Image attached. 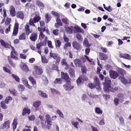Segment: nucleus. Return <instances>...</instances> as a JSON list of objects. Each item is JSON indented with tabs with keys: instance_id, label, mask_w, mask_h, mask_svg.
<instances>
[{
	"instance_id": "nucleus-34",
	"label": "nucleus",
	"mask_w": 131,
	"mask_h": 131,
	"mask_svg": "<svg viewBox=\"0 0 131 131\" xmlns=\"http://www.w3.org/2000/svg\"><path fill=\"white\" fill-rule=\"evenodd\" d=\"M17 120H18L16 118H14L13 120V122L12 123V127H13V130H15V129L17 128V124H18V122H17Z\"/></svg>"
},
{
	"instance_id": "nucleus-57",
	"label": "nucleus",
	"mask_w": 131,
	"mask_h": 131,
	"mask_svg": "<svg viewBox=\"0 0 131 131\" xmlns=\"http://www.w3.org/2000/svg\"><path fill=\"white\" fill-rule=\"evenodd\" d=\"M21 81L25 86L28 84V80L25 78H23L21 79Z\"/></svg>"
},
{
	"instance_id": "nucleus-11",
	"label": "nucleus",
	"mask_w": 131,
	"mask_h": 131,
	"mask_svg": "<svg viewBox=\"0 0 131 131\" xmlns=\"http://www.w3.org/2000/svg\"><path fill=\"white\" fill-rule=\"evenodd\" d=\"M109 73L111 78H113V79H116V78L119 76V74H118L117 72L113 70L110 71Z\"/></svg>"
},
{
	"instance_id": "nucleus-64",
	"label": "nucleus",
	"mask_w": 131,
	"mask_h": 131,
	"mask_svg": "<svg viewBox=\"0 0 131 131\" xmlns=\"http://www.w3.org/2000/svg\"><path fill=\"white\" fill-rule=\"evenodd\" d=\"M124 59H126L127 60H131L130 55L128 54H125V56H124Z\"/></svg>"
},
{
	"instance_id": "nucleus-43",
	"label": "nucleus",
	"mask_w": 131,
	"mask_h": 131,
	"mask_svg": "<svg viewBox=\"0 0 131 131\" xmlns=\"http://www.w3.org/2000/svg\"><path fill=\"white\" fill-rule=\"evenodd\" d=\"M62 22L66 25L69 24V19L67 17H64L61 19Z\"/></svg>"
},
{
	"instance_id": "nucleus-51",
	"label": "nucleus",
	"mask_w": 131,
	"mask_h": 131,
	"mask_svg": "<svg viewBox=\"0 0 131 131\" xmlns=\"http://www.w3.org/2000/svg\"><path fill=\"white\" fill-rule=\"evenodd\" d=\"M103 6L104 9H105V10H106V11H107V12H112V8H111V6H110L108 7H106V5L105 4H103Z\"/></svg>"
},
{
	"instance_id": "nucleus-19",
	"label": "nucleus",
	"mask_w": 131,
	"mask_h": 131,
	"mask_svg": "<svg viewBox=\"0 0 131 131\" xmlns=\"http://www.w3.org/2000/svg\"><path fill=\"white\" fill-rule=\"evenodd\" d=\"M65 29L67 33L69 34H72V33H73V31H74V30H73V29H74V28L72 26L70 27L66 26H65Z\"/></svg>"
},
{
	"instance_id": "nucleus-20",
	"label": "nucleus",
	"mask_w": 131,
	"mask_h": 131,
	"mask_svg": "<svg viewBox=\"0 0 131 131\" xmlns=\"http://www.w3.org/2000/svg\"><path fill=\"white\" fill-rule=\"evenodd\" d=\"M99 60L106 61L108 59V55L104 53L99 52Z\"/></svg>"
},
{
	"instance_id": "nucleus-54",
	"label": "nucleus",
	"mask_w": 131,
	"mask_h": 131,
	"mask_svg": "<svg viewBox=\"0 0 131 131\" xmlns=\"http://www.w3.org/2000/svg\"><path fill=\"white\" fill-rule=\"evenodd\" d=\"M118 72L121 75H124V74H126V71L124 70L123 69H119L118 70Z\"/></svg>"
},
{
	"instance_id": "nucleus-24",
	"label": "nucleus",
	"mask_w": 131,
	"mask_h": 131,
	"mask_svg": "<svg viewBox=\"0 0 131 131\" xmlns=\"http://www.w3.org/2000/svg\"><path fill=\"white\" fill-rule=\"evenodd\" d=\"M36 50H37L36 52H38L39 55H41V47H42V43L41 42L38 43L36 44Z\"/></svg>"
},
{
	"instance_id": "nucleus-17",
	"label": "nucleus",
	"mask_w": 131,
	"mask_h": 131,
	"mask_svg": "<svg viewBox=\"0 0 131 131\" xmlns=\"http://www.w3.org/2000/svg\"><path fill=\"white\" fill-rule=\"evenodd\" d=\"M37 33L33 32L30 36V39L31 41H36L37 40Z\"/></svg>"
},
{
	"instance_id": "nucleus-56",
	"label": "nucleus",
	"mask_w": 131,
	"mask_h": 131,
	"mask_svg": "<svg viewBox=\"0 0 131 131\" xmlns=\"http://www.w3.org/2000/svg\"><path fill=\"white\" fill-rule=\"evenodd\" d=\"M56 113L58 114L59 116V117H61V118H64V114L61 112L60 110H57L56 111Z\"/></svg>"
},
{
	"instance_id": "nucleus-6",
	"label": "nucleus",
	"mask_w": 131,
	"mask_h": 131,
	"mask_svg": "<svg viewBox=\"0 0 131 131\" xmlns=\"http://www.w3.org/2000/svg\"><path fill=\"white\" fill-rule=\"evenodd\" d=\"M61 79H64L66 82H71V79L67 73L61 72L60 73Z\"/></svg>"
},
{
	"instance_id": "nucleus-40",
	"label": "nucleus",
	"mask_w": 131,
	"mask_h": 131,
	"mask_svg": "<svg viewBox=\"0 0 131 131\" xmlns=\"http://www.w3.org/2000/svg\"><path fill=\"white\" fill-rule=\"evenodd\" d=\"M54 84H61L62 83V79L61 78H57L54 81Z\"/></svg>"
},
{
	"instance_id": "nucleus-7",
	"label": "nucleus",
	"mask_w": 131,
	"mask_h": 131,
	"mask_svg": "<svg viewBox=\"0 0 131 131\" xmlns=\"http://www.w3.org/2000/svg\"><path fill=\"white\" fill-rule=\"evenodd\" d=\"M93 79V83L95 85L96 90H100V89H101V82H100V79H99V78L97 76H95Z\"/></svg>"
},
{
	"instance_id": "nucleus-3",
	"label": "nucleus",
	"mask_w": 131,
	"mask_h": 131,
	"mask_svg": "<svg viewBox=\"0 0 131 131\" xmlns=\"http://www.w3.org/2000/svg\"><path fill=\"white\" fill-rule=\"evenodd\" d=\"M41 19L39 14H36L33 18H31L29 20V24L30 26H33V27H35V24L34 23H37V22H39Z\"/></svg>"
},
{
	"instance_id": "nucleus-16",
	"label": "nucleus",
	"mask_w": 131,
	"mask_h": 131,
	"mask_svg": "<svg viewBox=\"0 0 131 131\" xmlns=\"http://www.w3.org/2000/svg\"><path fill=\"white\" fill-rule=\"evenodd\" d=\"M74 33H84V31L81 28L79 27L78 26H75L74 27Z\"/></svg>"
},
{
	"instance_id": "nucleus-32",
	"label": "nucleus",
	"mask_w": 131,
	"mask_h": 131,
	"mask_svg": "<svg viewBox=\"0 0 131 131\" xmlns=\"http://www.w3.org/2000/svg\"><path fill=\"white\" fill-rule=\"evenodd\" d=\"M41 105V101L37 100L33 103V106L35 108H38Z\"/></svg>"
},
{
	"instance_id": "nucleus-41",
	"label": "nucleus",
	"mask_w": 131,
	"mask_h": 131,
	"mask_svg": "<svg viewBox=\"0 0 131 131\" xmlns=\"http://www.w3.org/2000/svg\"><path fill=\"white\" fill-rule=\"evenodd\" d=\"M50 91H51L52 94H53V95H60V92L58 91L55 89L51 88L50 89Z\"/></svg>"
},
{
	"instance_id": "nucleus-55",
	"label": "nucleus",
	"mask_w": 131,
	"mask_h": 131,
	"mask_svg": "<svg viewBox=\"0 0 131 131\" xmlns=\"http://www.w3.org/2000/svg\"><path fill=\"white\" fill-rule=\"evenodd\" d=\"M18 89L20 92H24L25 91V86L23 85L19 84L18 85Z\"/></svg>"
},
{
	"instance_id": "nucleus-27",
	"label": "nucleus",
	"mask_w": 131,
	"mask_h": 131,
	"mask_svg": "<svg viewBox=\"0 0 131 131\" xmlns=\"http://www.w3.org/2000/svg\"><path fill=\"white\" fill-rule=\"evenodd\" d=\"M7 67H9V68H11V66H10V65L9 64H7L6 65V67H3V71L7 73H9V74H12V71H11V70L8 69Z\"/></svg>"
},
{
	"instance_id": "nucleus-47",
	"label": "nucleus",
	"mask_w": 131,
	"mask_h": 131,
	"mask_svg": "<svg viewBox=\"0 0 131 131\" xmlns=\"http://www.w3.org/2000/svg\"><path fill=\"white\" fill-rule=\"evenodd\" d=\"M11 76L14 78V79H15V81H16L17 82H20V78H19V77H18V76L12 74L11 75Z\"/></svg>"
},
{
	"instance_id": "nucleus-58",
	"label": "nucleus",
	"mask_w": 131,
	"mask_h": 131,
	"mask_svg": "<svg viewBox=\"0 0 131 131\" xmlns=\"http://www.w3.org/2000/svg\"><path fill=\"white\" fill-rule=\"evenodd\" d=\"M72 125H73L74 126L75 128L77 129V128H78V125H79V123H78V122H77H77L72 121Z\"/></svg>"
},
{
	"instance_id": "nucleus-18",
	"label": "nucleus",
	"mask_w": 131,
	"mask_h": 131,
	"mask_svg": "<svg viewBox=\"0 0 131 131\" xmlns=\"http://www.w3.org/2000/svg\"><path fill=\"white\" fill-rule=\"evenodd\" d=\"M9 12L11 17H15V16H16V14L17 13L16 12V9L13 6H10Z\"/></svg>"
},
{
	"instance_id": "nucleus-8",
	"label": "nucleus",
	"mask_w": 131,
	"mask_h": 131,
	"mask_svg": "<svg viewBox=\"0 0 131 131\" xmlns=\"http://www.w3.org/2000/svg\"><path fill=\"white\" fill-rule=\"evenodd\" d=\"M63 88L64 90L67 92H70L71 90H73V89H74V86L71 85V82H66V84H63Z\"/></svg>"
},
{
	"instance_id": "nucleus-15",
	"label": "nucleus",
	"mask_w": 131,
	"mask_h": 131,
	"mask_svg": "<svg viewBox=\"0 0 131 131\" xmlns=\"http://www.w3.org/2000/svg\"><path fill=\"white\" fill-rule=\"evenodd\" d=\"M74 63L76 66V67H82V66H83V63H82V61H81V60L79 58H76L74 60Z\"/></svg>"
},
{
	"instance_id": "nucleus-44",
	"label": "nucleus",
	"mask_w": 131,
	"mask_h": 131,
	"mask_svg": "<svg viewBox=\"0 0 131 131\" xmlns=\"http://www.w3.org/2000/svg\"><path fill=\"white\" fill-rule=\"evenodd\" d=\"M81 67V72L83 74H86V71H88V69H86V67L85 66H82Z\"/></svg>"
},
{
	"instance_id": "nucleus-60",
	"label": "nucleus",
	"mask_w": 131,
	"mask_h": 131,
	"mask_svg": "<svg viewBox=\"0 0 131 131\" xmlns=\"http://www.w3.org/2000/svg\"><path fill=\"white\" fill-rule=\"evenodd\" d=\"M114 103L115 106H118V104H119V99L117 97L115 98L114 99Z\"/></svg>"
},
{
	"instance_id": "nucleus-48",
	"label": "nucleus",
	"mask_w": 131,
	"mask_h": 131,
	"mask_svg": "<svg viewBox=\"0 0 131 131\" xmlns=\"http://www.w3.org/2000/svg\"><path fill=\"white\" fill-rule=\"evenodd\" d=\"M47 125H46V128L47 129H50L51 128V126H52V121H46Z\"/></svg>"
},
{
	"instance_id": "nucleus-30",
	"label": "nucleus",
	"mask_w": 131,
	"mask_h": 131,
	"mask_svg": "<svg viewBox=\"0 0 131 131\" xmlns=\"http://www.w3.org/2000/svg\"><path fill=\"white\" fill-rule=\"evenodd\" d=\"M38 95L41 98H48V96L46 93H44L43 91H41V90L38 91Z\"/></svg>"
},
{
	"instance_id": "nucleus-61",
	"label": "nucleus",
	"mask_w": 131,
	"mask_h": 131,
	"mask_svg": "<svg viewBox=\"0 0 131 131\" xmlns=\"http://www.w3.org/2000/svg\"><path fill=\"white\" fill-rule=\"evenodd\" d=\"M88 86L89 88H90V89H91V90H93L94 89H96V85H95V84L93 83H88Z\"/></svg>"
},
{
	"instance_id": "nucleus-63",
	"label": "nucleus",
	"mask_w": 131,
	"mask_h": 131,
	"mask_svg": "<svg viewBox=\"0 0 131 131\" xmlns=\"http://www.w3.org/2000/svg\"><path fill=\"white\" fill-rule=\"evenodd\" d=\"M48 46L50 49H53L54 46H53V43H52V41L51 40H48Z\"/></svg>"
},
{
	"instance_id": "nucleus-23",
	"label": "nucleus",
	"mask_w": 131,
	"mask_h": 131,
	"mask_svg": "<svg viewBox=\"0 0 131 131\" xmlns=\"http://www.w3.org/2000/svg\"><path fill=\"white\" fill-rule=\"evenodd\" d=\"M20 68L24 70L25 72H28V71H29L28 66H27V64L24 63H21L20 64Z\"/></svg>"
},
{
	"instance_id": "nucleus-42",
	"label": "nucleus",
	"mask_w": 131,
	"mask_h": 131,
	"mask_svg": "<svg viewBox=\"0 0 131 131\" xmlns=\"http://www.w3.org/2000/svg\"><path fill=\"white\" fill-rule=\"evenodd\" d=\"M61 63V65L67 67L65 68V69L67 70V69H68V64H67V62H66V60L65 59H62Z\"/></svg>"
},
{
	"instance_id": "nucleus-21",
	"label": "nucleus",
	"mask_w": 131,
	"mask_h": 131,
	"mask_svg": "<svg viewBox=\"0 0 131 131\" xmlns=\"http://www.w3.org/2000/svg\"><path fill=\"white\" fill-rule=\"evenodd\" d=\"M36 5L41 10H43L45 8V4H43L42 2L40 1V0H36Z\"/></svg>"
},
{
	"instance_id": "nucleus-2",
	"label": "nucleus",
	"mask_w": 131,
	"mask_h": 131,
	"mask_svg": "<svg viewBox=\"0 0 131 131\" xmlns=\"http://www.w3.org/2000/svg\"><path fill=\"white\" fill-rule=\"evenodd\" d=\"M19 54H18V53L17 52L15 51V50H13L11 52V57L8 56V63L9 65L11 66V67H13V68H15L16 67V63L13 61V59L15 60V61H17L18 60V57Z\"/></svg>"
},
{
	"instance_id": "nucleus-26",
	"label": "nucleus",
	"mask_w": 131,
	"mask_h": 131,
	"mask_svg": "<svg viewBox=\"0 0 131 131\" xmlns=\"http://www.w3.org/2000/svg\"><path fill=\"white\" fill-rule=\"evenodd\" d=\"M55 48L57 50H59L61 48V46L62 45V42L59 39H55L54 40Z\"/></svg>"
},
{
	"instance_id": "nucleus-50",
	"label": "nucleus",
	"mask_w": 131,
	"mask_h": 131,
	"mask_svg": "<svg viewBox=\"0 0 131 131\" xmlns=\"http://www.w3.org/2000/svg\"><path fill=\"white\" fill-rule=\"evenodd\" d=\"M70 48L71 47V42H66V43H64L63 45V49L64 50H67V48Z\"/></svg>"
},
{
	"instance_id": "nucleus-5",
	"label": "nucleus",
	"mask_w": 131,
	"mask_h": 131,
	"mask_svg": "<svg viewBox=\"0 0 131 131\" xmlns=\"http://www.w3.org/2000/svg\"><path fill=\"white\" fill-rule=\"evenodd\" d=\"M50 56L56 60V61H55L56 65H59V63L61 61V57L60 56H59L58 54L53 53L52 52H50Z\"/></svg>"
},
{
	"instance_id": "nucleus-14",
	"label": "nucleus",
	"mask_w": 131,
	"mask_h": 131,
	"mask_svg": "<svg viewBox=\"0 0 131 131\" xmlns=\"http://www.w3.org/2000/svg\"><path fill=\"white\" fill-rule=\"evenodd\" d=\"M72 46L74 50H76L77 51H80L81 50V45L76 41L73 42Z\"/></svg>"
},
{
	"instance_id": "nucleus-36",
	"label": "nucleus",
	"mask_w": 131,
	"mask_h": 131,
	"mask_svg": "<svg viewBox=\"0 0 131 131\" xmlns=\"http://www.w3.org/2000/svg\"><path fill=\"white\" fill-rule=\"evenodd\" d=\"M19 40H25L26 39V34L25 33H21L18 37Z\"/></svg>"
},
{
	"instance_id": "nucleus-22",
	"label": "nucleus",
	"mask_w": 131,
	"mask_h": 131,
	"mask_svg": "<svg viewBox=\"0 0 131 131\" xmlns=\"http://www.w3.org/2000/svg\"><path fill=\"white\" fill-rule=\"evenodd\" d=\"M69 73L71 78H74L75 77V70H74V68H70L69 69Z\"/></svg>"
},
{
	"instance_id": "nucleus-13",
	"label": "nucleus",
	"mask_w": 131,
	"mask_h": 131,
	"mask_svg": "<svg viewBox=\"0 0 131 131\" xmlns=\"http://www.w3.org/2000/svg\"><path fill=\"white\" fill-rule=\"evenodd\" d=\"M31 113V110L28 107H24L22 111V116H25V115H30Z\"/></svg>"
},
{
	"instance_id": "nucleus-29",
	"label": "nucleus",
	"mask_w": 131,
	"mask_h": 131,
	"mask_svg": "<svg viewBox=\"0 0 131 131\" xmlns=\"http://www.w3.org/2000/svg\"><path fill=\"white\" fill-rule=\"evenodd\" d=\"M29 80L33 86L35 85L36 86V80L32 76L29 77Z\"/></svg>"
},
{
	"instance_id": "nucleus-59",
	"label": "nucleus",
	"mask_w": 131,
	"mask_h": 131,
	"mask_svg": "<svg viewBox=\"0 0 131 131\" xmlns=\"http://www.w3.org/2000/svg\"><path fill=\"white\" fill-rule=\"evenodd\" d=\"M9 92L13 96H17V91L15 89L9 90Z\"/></svg>"
},
{
	"instance_id": "nucleus-39",
	"label": "nucleus",
	"mask_w": 131,
	"mask_h": 131,
	"mask_svg": "<svg viewBox=\"0 0 131 131\" xmlns=\"http://www.w3.org/2000/svg\"><path fill=\"white\" fill-rule=\"evenodd\" d=\"M76 82L78 86H80V85H81L82 84V78L81 77H79L76 80Z\"/></svg>"
},
{
	"instance_id": "nucleus-38",
	"label": "nucleus",
	"mask_w": 131,
	"mask_h": 131,
	"mask_svg": "<svg viewBox=\"0 0 131 131\" xmlns=\"http://www.w3.org/2000/svg\"><path fill=\"white\" fill-rule=\"evenodd\" d=\"M83 46L85 47L86 48H90L91 47V45H90V43H89V40H88V38H85L83 42Z\"/></svg>"
},
{
	"instance_id": "nucleus-10",
	"label": "nucleus",
	"mask_w": 131,
	"mask_h": 131,
	"mask_svg": "<svg viewBox=\"0 0 131 131\" xmlns=\"http://www.w3.org/2000/svg\"><path fill=\"white\" fill-rule=\"evenodd\" d=\"M11 124V121L8 120L4 122V123H3L1 126L0 128L1 129H8L10 128V125Z\"/></svg>"
},
{
	"instance_id": "nucleus-9",
	"label": "nucleus",
	"mask_w": 131,
	"mask_h": 131,
	"mask_svg": "<svg viewBox=\"0 0 131 131\" xmlns=\"http://www.w3.org/2000/svg\"><path fill=\"white\" fill-rule=\"evenodd\" d=\"M15 16L17 19L24 20V18H25V13L23 11H18L16 12Z\"/></svg>"
},
{
	"instance_id": "nucleus-25",
	"label": "nucleus",
	"mask_w": 131,
	"mask_h": 131,
	"mask_svg": "<svg viewBox=\"0 0 131 131\" xmlns=\"http://www.w3.org/2000/svg\"><path fill=\"white\" fill-rule=\"evenodd\" d=\"M119 79L120 80H121V82L125 85L127 84V83L131 84V80H130L129 81H127V80L125 79V78L123 77H119Z\"/></svg>"
},
{
	"instance_id": "nucleus-33",
	"label": "nucleus",
	"mask_w": 131,
	"mask_h": 131,
	"mask_svg": "<svg viewBox=\"0 0 131 131\" xmlns=\"http://www.w3.org/2000/svg\"><path fill=\"white\" fill-rule=\"evenodd\" d=\"M39 23H40V27H38L37 28L38 29V31H40V30H41V28H42L43 27H45V25H46V23H45V21L43 20H40L39 21Z\"/></svg>"
},
{
	"instance_id": "nucleus-31",
	"label": "nucleus",
	"mask_w": 131,
	"mask_h": 131,
	"mask_svg": "<svg viewBox=\"0 0 131 131\" xmlns=\"http://www.w3.org/2000/svg\"><path fill=\"white\" fill-rule=\"evenodd\" d=\"M0 43L3 48H5L6 49H7V48H9L8 43L5 42L3 39H0Z\"/></svg>"
},
{
	"instance_id": "nucleus-4",
	"label": "nucleus",
	"mask_w": 131,
	"mask_h": 131,
	"mask_svg": "<svg viewBox=\"0 0 131 131\" xmlns=\"http://www.w3.org/2000/svg\"><path fill=\"white\" fill-rule=\"evenodd\" d=\"M43 72L41 67L38 66H34V71L33 72V75L36 76V75H41Z\"/></svg>"
},
{
	"instance_id": "nucleus-62",
	"label": "nucleus",
	"mask_w": 131,
	"mask_h": 131,
	"mask_svg": "<svg viewBox=\"0 0 131 131\" xmlns=\"http://www.w3.org/2000/svg\"><path fill=\"white\" fill-rule=\"evenodd\" d=\"M19 31V30L17 29H13V32L12 33V36H16L17 34H18V32Z\"/></svg>"
},
{
	"instance_id": "nucleus-1",
	"label": "nucleus",
	"mask_w": 131,
	"mask_h": 131,
	"mask_svg": "<svg viewBox=\"0 0 131 131\" xmlns=\"http://www.w3.org/2000/svg\"><path fill=\"white\" fill-rule=\"evenodd\" d=\"M104 91L106 93L109 92H115V89L112 88L111 86V79L109 77H105L104 78V82H103Z\"/></svg>"
},
{
	"instance_id": "nucleus-53",
	"label": "nucleus",
	"mask_w": 131,
	"mask_h": 131,
	"mask_svg": "<svg viewBox=\"0 0 131 131\" xmlns=\"http://www.w3.org/2000/svg\"><path fill=\"white\" fill-rule=\"evenodd\" d=\"M28 118L30 121H33L35 119V116L34 115H31L28 116Z\"/></svg>"
},
{
	"instance_id": "nucleus-49",
	"label": "nucleus",
	"mask_w": 131,
	"mask_h": 131,
	"mask_svg": "<svg viewBox=\"0 0 131 131\" xmlns=\"http://www.w3.org/2000/svg\"><path fill=\"white\" fill-rule=\"evenodd\" d=\"M6 104V102H5V101H1V107H2L3 109H4V110L7 109L8 108V106Z\"/></svg>"
},
{
	"instance_id": "nucleus-45",
	"label": "nucleus",
	"mask_w": 131,
	"mask_h": 131,
	"mask_svg": "<svg viewBox=\"0 0 131 131\" xmlns=\"http://www.w3.org/2000/svg\"><path fill=\"white\" fill-rule=\"evenodd\" d=\"M95 113L97 114H103V111L101 110V108L99 107H97L95 108Z\"/></svg>"
},
{
	"instance_id": "nucleus-35",
	"label": "nucleus",
	"mask_w": 131,
	"mask_h": 131,
	"mask_svg": "<svg viewBox=\"0 0 131 131\" xmlns=\"http://www.w3.org/2000/svg\"><path fill=\"white\" fill-rule=\"evenodd\" d=\"M39 32H42V33H43L45 31L48 34V35H50V30H49V29H46V27H43L41 29L40 31H38Z\"/></svg>"
},
{
	"instance_id": "nucleus-46",
	"label": "nucleus",
	"mask_w": 131,
	"mask_h": 131,
	"mask_svg": "<svg viewBox=\"0 0 131 131\" xmlns=\"http://www.w3.org/2000/svg\"><path fill=\"white\" fill-rule=\"evenodd\" d=\"M40 56H41V58L42 62L43 64H46V63H48V62H49V60H48V59H47V58H46L45 56H42V55H41V54Z\"/></svg>"
},
{
	"instance_id": "nucleus-12",
	"label": "nucleus",
	"mask_w": 131,
	"mask_h": 131,
	"mask_svg": "<svg viewBox=\"0 0 131 131\" xmlns=\"http://www.w3.org/2000/svg\"><path fill=\"white\" fill-rule=\"evenodd\" d=\"M24 31L25 32V33L26 35H27V36H28V35H29V34H30V33H32V30L30 29V26H29V25L28 24H27L25 26Z\"/></svg>"
},
{
	"instance_id": "nucleus-37",
	"label": "nucleus",
	"mask_w": 131,
	"mask_h": 131,
	"mask_svg": "<svg viewBox=\"0 0 131 131\" xmlns=\"http://www.w3.org/2000/svg\"><path fill=\"white\" fill-rule=\"evenodd\" d=\"M13 100V98L11 96H7L5 98L4 102L6 103V104H9L10 102H12V100Z\"/></svg>"
},
{
	"instance_id": "nucleus-52",
	"label": "nucleus",
	"mask_w": 131,
	"mask_h": 131,
	"mask_svg": "<svg viewBox=\"0 0 131 131\" xmlns=\"http://www.w3.org/2000/svg\"><path fill=\"white\" fill-rule=\"evenodd\" d=\"M76 38L79 41H82V40H83V38L81 36V34H80L79 33H77V34H76Z\"/></svg>"
},
{
	"instance_id": "nucleus-28",
	"label": "nucleus",
	"mask_w": 131,
	"mask_h": 131,
	"mask_svg": "<svg viewBox=\"0 0 131 131\" xmlns=\"http://www.w3.org/2000/svg\"><path fill=\"white\" fill-rule=\"evenodd\" d=\"M52 20V15L50 13H46L45 15V22L46 23H49L50 21Z\"/></svg>"
}]
</instances>
